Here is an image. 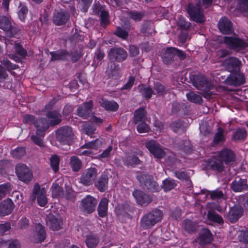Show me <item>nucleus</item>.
I'll return each mask as SVG.
<instances>
[{"instance_id": "obj_5", "label": "nucleus", "mask_w": 248, "mask_h": 248, "mask_svg": "<svg viewBox=\"0 0 248 248\" xmlns=\"http://www.w3.org/2000/svg\"><path fill=\"white\" fill-rule=\"evenodd\" d=\"M6 46V54L11 59L18 62L19 58L16 56L18 55L24 57L27 54L26 51L18 43L13 40H7L5 42Z\"/></svg>"}, {"instance_id": "obj_35", "label": "nucleus", "mask_w": 248, "mask_h": 248, "mask_svg": "<svg viewBox=\"0 0 248 248\" xmlns=\"http://www.w3.org/2000/svg\"><path fill=\"white\" fill-rule=\"evenodd\" d=\"M138 90L141 95L147 99L150 98L153 93L151 88L142 84L138 86Z\"/></svg>"}, {"instance_id": "obj_6", "label": "nucleus", "mask_w": 248, "mask_h": 248, "mask_svg": "<svg viewBox=\"0 0 248 248\" xmlns=\"http://www.w3.org/2000/svg\"><path fill=\"white\" fill-rule=\"evenodd\" d=\"M223 42L228 48L236 51H239L248 46V40H245L236 36L224 37Z\"/></svg>"}, {"instance_id": "obj_59", "label": "nucleus", "mask_w": 248, "mask_h": 248, "mask_svg": "<svg viewBox=\"0 0 248 248\" xmlns=\"http://www.w3.org/2000/svg\"><path fill=\"white\" fill-rule=\"evenodd\" d=\"M114 33L116 35L123 39L126 38L128 36V32L124 30L119 27L117 28Z\"/></svg>"}, {"instance_id": "obj_11", "label": "nucleus", "mask_w": 248, "mask_h": 248, "mask_svg": "<svg viewBox=\"0 0 248 248\" xmlns=\"http://www.w3.org/2000/svg\"><path fill=\"white\" fill-rule=\"evenodd\" d=\"M97 176V171L95 168H89L81 175L80 182L85 186H90L94 182Z\"/></svg>"}, {"instance_id": "obj_25", "label": "nucleus", "mask_w": 248, "mask_h": 248, "mask_svg": "<svg viewBox=\"0 0 248 248\" xmlns=\"http://www.w3.org/2000/svg\"><path fill=\"white\" fill-rule=\"evenodd\" d=\"M46 221L52 231H58L62 225V218H46Z\"/></svg>"}, {"instance_id": "obj_1", "label": "nucleus", "mask_w": 248, "mask_h": 248, "mask_svg": "<svg viewBox=\"0 0 248 248\" xmlns=\"http://www.w3.org/2000/svg\"><path fill=\"white\" fill-rule=\"evenodd\" d=\"M228 54L229 51L223 49L217 51L216 53L217 61L221 62L222 65L231 73L227 78L225 76L221 75L219 79L220 78L224 79L221 81L230 85L238 86L243 84L245 79L244 74L239 71L240 62L234 57L222 60Z\"/></svg>"}, {"instance_id": "obj_33", "label": "nucleus", "mask_w": 248, "mask_h": 248, "mask_svg": "<svg viewBox=\"0 0 248 248\" xmlns=\"http://www.w3.org/2000/svg\"><path fill=\"white\" fill-rule=\"evenodd\" d=\"M146 120V114L143 108L138 109L135 112L134 121L137 124L138 122H145Z\"/></svg>"}, {"instance_id": "obj_20", "label": "nucleus", "mask_w": 248, "mask_h": 248, "mask_svg": "<svg viewBox=\"0 0 248 248\" xmlns=\"http://www.w3.org/2000/svg\"><path fill=\"white\" fill-rule=\"evenodd\" d=\"M132 194L136 200L137 202L140 205L148 204L152 201L150 197L144 193L142 191L139 190H134Z\"/></svg>"}, {"instance_id": "obj_50", "label": "nucleus", "mask_w": 248, "mask_h": 248, "mask_svg": "<svg viewBox=\"0 0 248 248\" xmlns=\"http://www.w3.org/2000/svg\"><path fill=\"white\" fill-rule=\"evenodd\" d=\"M93 0H79V8L83 12H86Z\"/></svg>"}, {"instance_id": "obj_52", "label": "nucleus", "mask_w": 248, "mask_h": 248, "mask_svg": "<svg viewBox=\"0 0 248 248\" xmlns=\"http://www.w3.org/2000/svg\"><path fill=\"white\" fill-rule=\"evenodd\" d=\"M12 155L16 158H20L23 156L25 154V149L24 147H17L11 152Z\"/></svg>"}, {"instance_id": "obj_41", "label": "nucleus", "mask_w": 248, "mask_h": 248, "mask_svg": "<svg viewBox=\"0 0 248 248\" xmlns=\"http://www.w3.org/2000/svg\"><path fill=\"white\" fill-rule=\"evenodd\" d=\"M81 129L83 132H84L86 135L92 137V135L94 133L96 128L92 125L85 123L83 124L81 127Z\"/></svg>"}, {"instance_id": "obj_42", "label": "nucleus", "mask_w": 248, "mask_h": 248, "mask_svg": "<svg viewBox=\"0 0 248 248\" xmlns=\"http://www.w3.org/2000/svg\"><path fill=\"white\" fill-rule=\"evenodd\" d=\"M70 164L74 171H77L80 170L81 167L80 160L75 156H72L70 159Z\"/></svg>"}, {"instance_id": "obj_28", "label": "nucleus", "mask_w": 248, "mask_h": 248, "mask_svg": "<svg viewBox=\"0 0 248 248\" xmlns=\"http://www.w3.org/2000/svg\"><path fill=\"white\" fill-rule=\"evenodd\" d=\"M232 188L235 192H240L247 188V181L245 179H240L235 180L232 184Z\"/></svg>"}, {"instance_id": "obj_2", "label": "nucleus", "mask_w": 248, "mask_h": 248, "mask_svg": "<svg viewBox=\"0 0 248 248\" xmlns=\"http://www.w3.org/2000/svg\"><path fill=\"white\" fill-rule=\"evenodd\" d=\"M23 122L29 124H34L36 128V135L31 136V140L36 145L43 147L44 143L42 140L45 135V131L48 128L47 123H42V119L35 120L34 117L31 115H26L23 117Z\"/></svg>"}, {"instance_id": "obj_48", "label": "nucleus", "mask_w": 248, "mask_h": 248, "mask_svg": "<svg viewBox=\"0 0 248 248\" xmlns=\"http://www.w3.org/2000/svg\"><path fill=\"white\" fill-rule=\"evenodd\" d=\"M51 166L55 172L57 171L59 168L60 158L57 155H52L50 159Z\"/></svg>"}, {"instance_id": "obj_18", "label": "nucleus", "mask_w": 248, "mask_h": 248, "mask_svg": "<svg viewBox=\"0 0 248 248\" xmlns=\"http://www.w3.org/2000/svg\"><path fill=\"white\" fill-rule=\"evenodd\" d=\"M100 242V236L92 232L85 236V244L88 248H96Z\"/></svg>"}, {"instance_id": "obj_15", "label": "nucleus", "mask_w": 248, "mask_h": 248, "mask_svg": "<svg viewBox=\"0 0 248 248\" xmlns=\"http://www.w3.org/2000/svg\"><path fill=\"white\" fill-rule=\"evenodd\" d=\"M108 57L111 61H117L119 62L124 61L127 57V53L123 49L121 48H111L108 54Z\"/></svg>"}, {"instance_id": "obj_36", "label": "nucleus", "mask_w": 248, "mask_h": 248, "mask_svg": "<svg viewBox=\"0 0 248 248\" xmlns=\"http://www.w3.org/2000/svg\"><path fill=\"white\" fill-rule=\"evenodd\" d=\"M124 164L127 166H133L139 164L140 162V159L134 155H128L124 158Z\"/></svg>"}, {"instance_id": "obj_55", "label": "nucleus", "mask_w": 248, "mask_h": 248, "mask_svg": "<svg viewBox=\"0 0 248 248\" xmlns=\"http://www.w3.org/2000/svg\"><path fill=\"white\" fill-rule=\"evenodd\" d=\"M137 129L139 133H143L148 132L150 130V127L145 122H143L138 124Z\"/></svg>"}, {"instance_id": "obj_62", "label": "nucleus", "mask_w": 248, "mask_h": 248, "mask_svg": "<svg viewBox=\"0 0 248 248\" xmlns=\"http://www.w3.org/2000/svg\"><path fill=\"white\" fill-rule=\"evenodd\" d=\"M170 126L172 130L175 132H177L180 130L183 129L182 124L180 121L173 122L171 124Z\"/></svg>"}, {"instance_id": "obj_27", "label": "nucleus", "mask_w": 248, "mask_h": 248, "mask_svg": "<svg viewBox=\"0 0 248 248\" xmlns=\"http://www.w3.org/2000/svg\"><path fill=\"white\" fill-rule=\"evenodd\" d=\"M108 204V200L107 199L103 198L101 200L97 208V212L100 217L107 216Z\"/></svg>"}, {"instance_id": "obj_24", "label": "nucleus", "mask_w": 248, "mask_h": 248, "mask_svg": "<svg viewBox=\"0 0 248 248\" xmlns=\"http://www.w3.org/2000/svg\"><path fill=\"white\" fill-rule=\"evenodd\" d=\"M183 227L187 233L192 234L197 231L199 225L197 222L186 218L183 222Z\"/></svg>"}, {"instance_id": "obj_12", "label": "nucleus", "mask_w": 248, "mask_h": 248, "mask_svg": "<svg viewBox=\"0 0 248 248\" xmlns=\"http://www.w3.org/2000/svg\"><path fill=\"white\" fill-rule=\"evenodd\" d=\"M145 146L149 152L156 158H162L166 155V152L159 143L155 140H149L145 143Z\"/></svg>"}, {"instance_id": "obj_13", "label": "nucleus", "mask_w": 248, "mask_h": 248, "mask_svg": "<svg viewBox=\"0 0 248 248\" xmlns=\"http://www.w3.org/2000/svg\"><path fill=\"white\" fill-rule=\"evenodd\" d=\"M46 237V233L45 227L40 223L36 224L31 240L34 243H41L45 241Z\"/></svg>"}, {"instance_id": "obj_34", "label": "nucleus", "mask_w": 248, "mask_h": 248, "mask_svg": "<svg viewBox=\"0 0 248 248\" xmlns=\"http://www.w3.org/2000/svg\"><path fill=\"white\" fill-rule=\"evenodd\" d=\"M52 195L53 198H60L64 196L63 191L58 184L53 183L51 186Z\"/></svg>"}, {"instance_id": "obj_54", "label": "nucleus", "mask_w": 248, "mask_h": 248, "mask_svg": "<svg viewBox=\"0 0 248 248\" xmlns=\"http://www.w3.org/2000/svg\"><path fill=\"white\" fill-rule=\"evenodd\" d=\"M224 140L223 130L219 128L218 129L217 132L216 134L214 141L216 143H219Z\"/></svg>"}, {"instance_id": "obj_60", "label": "nucleus", "mask_w": 248, "mask_h": 248, "mask_svg": "<svg viewBox=\"0 0 248 248\" xmlns=\"http://www.w3.org/2000/svg\"><path fill=\"white\" fill-rule=\"evenodd\" d=\"M164 214L158 209H155L149 213L147 217H162Z\"/></svg>"}, {"instance_id": "obj_63", "label": "nucleus", "mask_w": 248, "mask_h": 248, "mask_svg": "<svg viewBox=\"0 0 248 248\" xmlns=\"http://www.w3.org/2000/svg\"><path fill=\"white\" fill-rule=\"evenodd\" d=\"M2 63L6 67L8 71L15 69L17 67L16 65L12 63L10 61L7 59H4Z\"/></svg>"}, {"instance_id": "obj_22", "label": "nucleus", "mask_w": 248, "mask_h": 248, "mask_svg": "<svg viewBox=\"0 0 248 248\" xmlns=\"http://www.w3.org/2000/svg\"><path fill=\"white\" fill-rule=\"evenodd\" d=\"M14 208L13 201L10 199H7L0 203V216H5L9 215Z\"/></svg>"}, {"instance_id": "obj_8", "label": "nucleus", "mask_w": 248, "mask_h": 248, "mask_svg": "<svg viewBox=\"0 0 248 248\" xmlns=\"http://www.w3.org/2000/svg\"><path fill=\"white\" fill-rule=\"evenodd\" d=\"M97 203L96 198L87 195L81 200L79 208L85 214H91L95 210Z\"/></svg>"}, {"instance_id": "obj_56", "label": "nucleus", "mask_w": 248, "mask_h": 248, "mask_svg": "<svg viewBox=\"0 0 248 248\" xmlns=\"http://www.w3.org/2000/svg\"><path fill=\"white\" fill-rule=\"evenodd\" d=\"M75 196V193L72 188L69 186H66L65 198L69 200L74 201Z\"/></svg>"}, {"instance_id": "obj_29", "label": "nucleus", "mask_w": 248, "mask_h": 248, "mask_svg": "<svg viewBox=\"0 0 248 248\" xmlns=\"http://www.w3.org/2000/svg\"><path fill=\"white\" fill-rule=\"evenodd\" d=\"M141 218L140 220L141 226L145 229L151 228L159 222L162 218Z\"/></svg>"}, {"instance_id": "obj_61", "label": "nucleus", "mask_w": 248, "mask_h": 248, "mask_svg": "<svg viewBox=\"0 0 248 248\" xmlns=\"http://www.w3.org/2000/svg\"><path fill=\"white\" fill-rule=\"evenodd\" d=\"M11 228V224L9 222H6L3 224H0V234L2 235Z\"/></svg>"}, {"instance_id": "obj_44", "label": "nucleus", "mask_w": 248, "mask_h": 248, "mask_svg": "<svg viewBox=\"0 0 248 248\" xmlns=\"http://www.w3.org/2000/svg\"><path fill=\"white\" fill-rule=\"evenodd\" d=\"M208 194L210 195L211 198L213 200H224L225 199L223 192L219 189L209 191Z\"/></svg>"}, {"instance_id": "obj_39", "label": "nucleus", "mask_w": 248, "mask_h": 248, "mask_svg": "<svg viewBox=\"0 0 248 248\" xmlns=\"http://www.w3.org/2000/svg\"><path fill=\"white\" fill-rule=\"evenodd\" d=\"M12 190L11 185L9 183H5L0 185V200L10 193Z\"/></svg>"}, {"instance_id": "obj_64", "label": "nucleus", "mask_w": 248, "mask_h": 248, "mask_svg": "<svg viewBox=\"0 0 248 248\" xmlns=\"http://www.w3.org/2000/svg\"><path fill=\"white\" fill-rule=\"evenodd\" d=\"M112 150V146H109L106 150L103 151V152L99 155V158L102 160L103 159L107 158L111 154Z\"/></svg>"}, {"instance_id": "obj_14", "label": "nucleus", "mask_w": 248, "mask_h": 248, "mask_svg": "<svg viewBox=\"0 0 248 248\" xmlns=\"http://www.w3.org/2000/svg\"><path fill=\"white\" fill-rule=\"evenodd\" d=\"M151 176L146 174H141L137 176L138 179L141 184H144L147 188L151 192L158 191L159 189L158 185L151 180Z\"/></svg>"}, {"instance_id": "obj_21", "label": "nucleus", "mask_w": 248, "mask_h": 248, "mask_svg": "<svg viewBox=\"0 0 248 248\" xmlns=\"http://www.w3.org/2000/svg\"><path fill=\"white\" fill-rule=\"evenodd\" d=\"M69 18L68 13L65 11L61 10L54 14L53 21L56 25L60 26L65 24Z\"/></svg>"}, {"instance_id": "obj_4", "label": "nucleus", "mask_w": 248, "mask_h": 248, "mask_svg": "<svg viewBox=\"0 0 248 248\" xmlns=\"http://www.w3.org/2000/svg\"><path fill=\"white\" fill-rule=\"evenodd\" d=\"M201 2L205 7L209 6L212 2V0H198V2L195 7L192 4H189L187 8V11L191 19L196 22H202L204 21V17L201 9Z\"/></svg>"}, {"instance_id": "obj_58", "label": "nucleus", "mask_w": 248, "mask_h": 248, "mask_svg": "<svg viewBox=\"0 0 248 248\" xmlns=\"http://www.w3.org/2000/svg\"><path fill=\"white\" fill-rule=\"evenodd\" d=\"M239 8L243 12L248 13V0H239Z\"/></svg>"}, {"instance_id": "obj_10", "label": "nucleus", "mask_w": 248, "mask_h": 248, "mask_svg": "<svg viewBox=\"0 0 248 248\" xmlns=\"http://www.w3.org/2000/svg\"><path fill=\"white\" fill-rule=\"evenodd\" d=\"M16 172L21 181L25 183L31 181L32 178V173L31 169L24 164H19L16 166Z\"/></svg>"}, {"instance_id": "obj_46", "label": "nucleus", "mask_w": 248, "mask_h": 248, "mask_svg": "<svg viewBox=\"0 0 248 248\" xmlns=\"http://www.w3.org/2000/svg\"><path fill=\"white\" fill-rule=\"evenodd\" d=\"M176 186L175 181L167 179L163 181V188L165 191H170Z\"/></svg>"}, {"instance_id": "obj_57", "label": "nucleus", "mask_w": 248, "mask_h": 248, "mask_svg": "<svg viewBox=\"0 0 248 248\" xmlns=\"http://www.w3.org/2000/svg\"><path fill=\"white\" fill-rule=\"evenodd\" d=\"M77 154L79 155H90L93 154V152L90 150L86 149V148L84 147L83 145L77 150Z\"/></svg>"}, {"instance_id": "obj_38", "label": "nucleus", "mask_w": 248, "mask_h": 248, "mask_svg": "<svg viewBox=\"0 0 248 248\" xmlns=\"http://www.w3.org/2000/svg\"><path fill=\"white\" fill-rule=\"evenodd\" d=\"M12 28L11 22L9 18L3 17L0 21V29L6 31H9Z\"/></svg>"}, {"instance_id": "obj_17", "label": "nucleus", "mask_w": 248, "mask_h": 248, "mask_svg": "<svg viewBox=\"0 0 248 248\" xmlns=\"http://www.w3.org/2000/svg\"><path fill=\"white\" fill-rule=\"evenodd\" d=\"M218 27L220 31L224 34H230L233 31L232 22L226 17L220 19Z\"/></svg>"}, {"instance_id": "obj_51", "label": "nucleus", "mask_w": 248, "mask_h": 248, "mask_svg": "<svg viewBox=\"0 0 248 248\" xmlns=\"http://www.w3.org/2000/svg\"><path fill=\"white\" fill-rule=\"evenodd\" d=\"M247 132L244 128L239 129L235 131L233 135V139L235 140H242L246 138Z\"/></svg>"}, {"instance_id": "obj_16", "label": "nucleus", "mask_w": 248, "mask_h": 248, "mask_svg": "<svg viewBox=\"0 0 248 248\" xmlns=\"http://www.w3.org/2000/svg\"><path fill=\"white\" fill-rule=\"evenodd\" d=\"M199 243L201 246L210 244L213 240V235L209 229L202 228L198 234Z\"/></svg>"}, {"instance_id": "obj_7", "label": "nucleus", "mask_w": 248, "mask_h": 248, "mask_svg": "<svg viewBox=\"0 0 248 248\" xmlns=\"http://www.w3.org/2000/svg\"><path fill=\"white\" fill-rule=\"evenodd\" d=\"M73 136L72 130L69 126L63 127L57 130V138L63 144L70 145L72 142Z\"/></svg>"}, {"instance_id": "obj_47", "label": "nucleus", "mask_w": 248, "mask_h": 248, "mask_svg": "<svg viewBox=\"0 0 248 248\" xmlns=\"http://www.w3.org/2000/svg\"><path fill=\"white\" fill-rule=\"evenodd\" d=\"M243 210L240 206H234L230 211V214L232 217H240L243 215Z\"/></svg>"}, {"instance_id": "obj_37", "label": "nucleus", "mask_w": 248, "mask_h": 248, "mask_svg": "<svg viewBox=\"0 0 248 248\" xmlns=\"http://www.w3.org/2000/svg\"><path fill=\"white\" fill-rule=\"evenodd\" d=\"M102 144L101 140L96 139L94 141L88 142L84 144V147L86 148V149L90 150L92 151L93 149H97L99 148Z\"/></svg>"}, {"instance_id": "obj_9", "label": "nucleus", "mask_w": 248, "mask_h": 248, "mask_svg": "<svg viewBox=\"0 0 248 248\" xmlns=\"http://www.w3.org/2000/svg\"><path fill=\"white\" fill-rule=\"evenodd\" d=\"M46 193V192L45 188H41L40 185L38 183H36L33 186L31 197L33 200H35L37 198L38 204L43 207L45 206L48 202Z\"/></svg>"}, {"instance_id": "obj_26", "label": "nucleus", "mask_w": 248, "mask_h": 248, "mask_svg": "<svg viewBox=\"0 0 248 248\" xmlns=\"http://www.w3.org/2000/svg\"><path fill=\"white\" fill-rule=\"evenodd\" d=\"M165 58H168L170 60H171L174 56H177L181 59L185 58L184 52L174 47H170L165 51Z\"/></svg>"}, {"instance_id": "obj_3", "label": "nucleus", "mask_w": 248, "mask_h": 248, "mask_svg": "<svg viewBox=\"0 0 248 248\" xmlns=\"http://www.w3.org/2000/svg\"><path fill=\"white\" fill-rule=\"evenodd\" d=\"M234 159L233 152L229 149H225L219 153L217 157L214 156L208 161L207 168L220 172L223 169V162L230 163L233 162Z\"/></svg>"}, {"instance_id": "obj_53", "label": "nucleus", "mask_w": 248, "mask_h": 248, "mask_svg": "<svg viewBox=\"0 0 248 248\" xmlns=\"http://www.w3.org/2000/svg\"><path fill=\"white\" fill-rule=\"evenodd\" d=\"M176 177L180 180H186L188 178L190 174H192V172H186L183 170H180L175 172Z\"/></svg>"}, {"instance_id": "obj_49", "label": "nucleus", "mask_w": 248, "mask_h": 248, "mask_svg": "<svg viewBox=\"0 0 248 248\" xmlns=\"http://www.w3.org/2000/svg\"><path fill=\"white\" fill-rule=\"evenodd\" d=\"M238 237L239 241L248 244V230L247 228L241 230Z\"/></svg>"}, {"instance_id": "obj_19", "label": "nucleus", "mask_w": 248, "mask_h": 248, "mask_svg": "<svg viewBox=\"0 0 248 248\" xmlns=\"http://www.w3.org/2000/svg\"><path fill=\"white\" fill-rule=\"evenodd\" d=\"M92 107V101L84 103L82 106H79L77 108V115L83 119H87L91 114V111Z\"/></svg>"}, {"instance_id": "obj_30", "label": "nucleus", "mask_w": 248, "mask_h": 248, "mask_svg": "<svg viewBox=\"0 0 248 248\" xmlns=\"http://www.w3.org/2000/svg\"><path fill=\"white\" fill-rule=\"evenodd\" d=\"M99 102L101 106L106 110L115 111L118 108V105L114 101L101 99Z\"/></svg>"}, {"instance_id": "obj_23", "label": "nucleus", "mask_w": 248, "mask_h": 248, "mask_svg": "<svg viewBox=\"0 0 248 248\" xmlns=\"http://www.w3.org/2000/svg\"><path fill=\"white\" fill-rule=\"evenodd\" d=\"M47 121L42 120V123H47L49 125H56L58 124L61 121V115L59 112L53 111L50 112L47 114Z\"/></svg>"}, {"instance_id": "obj_32", "label": "nucleus", "mask_w": 248, "mask_h": 248, "mask_svg": "<svg viewBox=\"0 0 248 248\" xmlns=\"http://www.w3.org/2000/svg\"><path fill=\"white\" fill-rule=\"evenodd\" d=\"M108 179L106 176L100 178L95 183V186L101 192L105 191L108 188Z\"/></svg>"}, {"instance_id": "obj_45", "label": "nucleus", "mask_w": 248, "mask_h": 248, "mask_svg": "<svg viewBox=\"0 0 248 248\" xmlns=\"http://www.w3.org/2000/svg\"><path fill=\"white\" fill-rule=\"evenodd\" d=\"M100 23L102 26H106L109 23V15L108 13L103 10L101 11L100 15Z\"/></svg>"}, {"instance_id": "obj_31", "label": "nucleus", "mask_w": 248, "mask_h": 248, "mask_svg": "<svg viewBox=\"0 0 248 248\" xmlns=\"http://www.w3.org/2000/svg\"><path fill=\"white\" fill-rule=\"evenodd\" d=\"M51 55V61L55 60H64L68 56L69 54L64 50H58L56 52L50 53Z\"/></svg>"}, {"instance_id": "obj_43", "label": "nucleus", "mask_w": 248, "mask_h": 248, "mask_svg": "<svg viewBox=\"0 0 248 248\" xmlns=\"http://www.w3.org/2000/svg\"><path fill=\"white\" fill-rule=\"evenodd\" d=\"M28 9L25 5L21 4H20L18 7L17 13L19 18L21 21H24L25 20L28 14Z\"/></svg>"}, {"instance_id": "obj_40", "label": "nucleus", "mask_w": 248, "mask_h": 248, "mask_svg": "<svg viewBox=\"0 0 248 248\" xmlns=\"http://www.w3.org/2000/svg\"><path fill=\"white\" fill-rule=\"evenodd\" d=\"M186 97L187 99L191 102L194 103H201L202 100L201 96L192 92H189L186 94Z\"/></svg>"}]
</instances>
